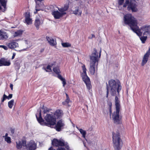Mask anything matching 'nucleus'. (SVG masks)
Here are the masks:
<instances>
[{
    "label": "nucleus",
    "mask_w": 150,
    "mask_h": 150,
    "mask_svg": "<svg viewBox=\"0 0 150 150\" xmlns=\"http://www.w3.org/2000/svg\"><path fill=\"white\" fill-rule=\"evenodd\" d=\"M58 78L62 81L63 86L64 87L66 83L65 79L63 78L59 74H58Z\"/></svg>",
    "instance_id": "nucleus-30"
},
{
    "label": "nucleus",
    "mask_w": 150,
    "mask_h": 150,
    "mask_svg": "<svg viewBox=\"0 0 150 150\" xmlns=\"http://www.w3.org/2000/svg\"><path fill=\"white\" fill-rule=\"evenodd\" d=\"M150 54V49L149 48L148 51L145 54L143 59L142 63V65L143 66L146 64L148 61V57Z\"/></svg>",
    "instance_id": "nucleus-15"
},
{
    "label": "nucleus",
    "mask_w": 150,
    "mask_h": 150,
    "mask_svg": "<svg viewBox=\"0 0 150 150\" xmlns=\"http://www.w3.org/2000/svg\"><path fill=\"white\" fill-rule=\"evenodd\" d=\"M36 116L39 122L42 125L51 126V125H54L56 124V118L53 114H47L44 116V119L47 122H45L42 117L41 111L39 113V117H38L36 115Z\"/></svg>",
    "instance_id": "nucleus-4"
},
{
    "label": "nucleus",
    "mask_w": 150,
    "mask_h": 150,
    "mask_svg": "<svg viewBox=\"0 0 150 150\" xmlns=\"http://www.w3.org/2000/svg\"><path fill=\"white\" fill-rule=\"evenodd\" d=\"M112 118L114 122L116 124H119L121 122V116L120 115V112L115 111L112 115Z\"/></svg>",
    "instance_id": "nucleus-9"
},
{
    "label": "nucleus",
    "mask_w": 150,
    "mask_h": 150,
    "mask_svg": "<svg viewBox=\"0 0 150 150\" xmlns=\"http://www.w3.org/2000/svg\"><path fill=\"white\" fill-rule=\"evenodd\" d=\"M23 31L20 30L15 32L13 36L14 37H16L20 36L22 34Z\"/></svg>",
    "instance_id": "nucleus-22"
},
{
    "label": "nucleus",
    "mask_w": 150,
    "mask_h": 150,
    "mask_svg": "<svg viewBox=\"0 0 150 150\" xmlns=\"http://www.w3.org/2000/svg\"><path fill=\"white\" fill-rule=\"evenodd\" d=\"M108 105L109 106V112L110 114L111 115L112 113V104L111 102H109L108 103Z\"/></svg>",
    "instance_id": "nucleus-40"
},
{
    "label": "nucleus",
    "mask_w": 150,
    "mask_h": 150,
    "mask_svg": "<svg viewBox=\"0 0 150 150\" xmlns=\"http://www.w3.org/2000/svg\"><path fill=\"white\" fill-rule=\"evenodd\" d=\"M8 35L7 33L2 30H0V40L7 39L8 38Z\"/></svg>",
    "instance_id": "nucleus-16"
},
{
    "label": "nucleus",
    "mask_w": 150,
    "mask_h": 150,
    "mask_svg": "<svg viewBox=\"0 0 150 150\" xmlns=\"http://www.w3.org/2000/svg\"><path fill=\"white\" fill-rule=\"evenodd\" d=\"M2 66V62H1V59L0 60V66Z\"/></svg>",
    "instance_id": "nucleus-50"
},
{
    "label": "nucleus",
    "mask_w": 150,
    "mask_h": 150,
    "mask_svg": "<svg viewBox=\"0 0 150 150\" xmlns=\"http://www.w3.org/2000/svg\"><path fill=\"white\" fill-rule=\"evenodd\" d=\"M44 69L47 72H51L52 70L51 67L50 65H48L46 68H44Z\"/></svg>",
    "instance_id": "nucleus-39"
},
{
    "label": "nucleus",
    "mask_w": 150,
    "mask_h": 150,
    "mask_svg": "<svg viewBox=\"0 0 150 150\" xmlns=\"http://www.w3.org/2000/svg\"><path fill=\"white\" fill-rule=\"evenodd\" d=\"M58 78L62 81L63 86L64 87L66 83L65 79L63 78L59 74H58Z\"/></svg>",
    "instance_id": "nucleus-29"
},
{
    "label": "nucleus",
    "mask_w": 150,
    "mask_h": 150,
    "mask_svg": "<svg viewBox=\"0 0 150 150\" xmlns=\"http://www.w3.org/2000/svg\"><path fill=\"white\" fill-rule=\"evenodd\" d=\"M101 50L99 51V53L96 49L93 50V52L90 56V64L89 71L91 74L93 75L97 70L98 61L100 57Z\"/></svg>",
    "instance_id": "nucleus-2"
},
{
    "label": "nucleus",
    "mask_w": 150,
    "mask_h": 150,
    "mask_svg": "<svg viewBox=\"0 0 150 150\" xmlns=\"http://www.w3.org/2000/svg\"><path fill=\"white\" fill-rule=\"evenodd\" d=\"M12 95H13L12 94H9L8 96H7L5 94H4L3 95L1 102H3L5 100V99L6 98L8 99H9L11 98L12 97Z\"/></svg>",
    "instance_id": "nucleus-24"
},
{
    "label": "nucleus",
    "mask_w": 150,
    "mask_h": 150,
    "mask_svg": "<svg viewBox=\"0 0 150 150\" xmlns=\"http://www.w3.org/2000/svg\"><path fill=\"white\" fill-rule=\"evenodd\" d=\"M52 144L56 146H65L66 148L68 150H71L69 149V146L66 144L63 140H59L57 139H54L52 141ZM49 150H53L52 147L49 149ZM57 150H66L64 148H58Z\"/></svg>",
    "instance_id": "nucleus-6"
},
{
    "label": "nucleus",
    "mask_w": 150,
    "mask_h": 150,
    "mask_svg": "<svg viewBox=\"0 0 150 150\" xmlns=\"http://www.w3.org/2000/svg\"><path fill=\"white\" fill-rule=\"evenodd\" d=\"M82 64V68L83 70V72L81 74L82 79L85 82L86 86L88 89L89 90L91 88V86L90 83V81L89 78L87 75L86 71V69L84 64Z\"/></svg>",
    "instance_id": "nucleus-7"
},
{
    "label": "nucleus",
    "mask_w": 150,
    "mask_h": 150,
    "mask_svg": "<svg viewBox=\"0 0 150 150\" xmlns=\"http://www.w3.org/2000/svg\"><path fill=\"white\" fill-rule=\"evenodd\" d=\"M16 147L18 149H20L22 147L21 142L20 141L17 142H16Z\"/></svg>",
    "instance_id": "nucleus-38"
},
{
    "label": "nucleus",
    "mask_w": 150,
    "mask_h": 150,
    "mask_svg": "<svg viewBox=\"0 0 150 150\" xmlns=\"http://www.w3.org/2000/svg\"><path fill=\"white\" fill-rule=\"evenodd\" d=\"M53 70L55 73L58 74L60 72L59 69L58 67H53Z\"/></svg>",
    "instance_id": "nucleus-35"
},
{
    "label": "nucleus",
    "mask_w": 150,
    "mask_h": 150,
    "mask_svg": "<svg viewBox=\"0 0 150 150\" xmlns=\"http://www.w3.org/2000/svg\"><path fill=\"white\" fill-rule=\"evenodd\" d=\"M124 0H119L118 1V4L120 5H122L124 2Z\"/></svg>",
    "instance_id": "nucleus-44"
},
{
    "label": "nucleus",
    "mask_w": 150,
    "mask_h": 150,
    "mask_svg": "<svg viewBox=\"0 0 150 150\" xmlns=\"http://www.w3.org/2000/svg\"><path fill=\"white\" fill-rule=\"evenodd\" d=\"M25 21L27 24L29 25L32 24V20L30 17V13L29 12H27L24 14Z\"/></svg>",
    "instance_id": "nucleus-12"
},
{
    "label": "nucleus",
    "mask_w": 150,
    "mask_h": 150,
    "mask_svg": "<svg viewBox=\"0 0 150 150\" xmlns=\"http://www.w3.org/2000/svg\"><path fill=\"white\" fill-rule=\"evenodd\" d=\"M39 10H37L36 9V11H35V12H34V13H35H35H37V11H39Z\"/></svg>",
    "instance_id": "nucleus-51"
},
{
    "label": "nucleus",
    "mask_w": 150,
    "mask_h": 150,
    "mask_svg": "<svg viewBox=\"0 0 150 150\" xmlns=\"http://www.w3.org/2000/svg\"><path fill=\"white\" fill-rule=\"evenodd\" d=\"M64 122L62 120L58 121L55 126L56 130L57 131H60L63 128L64 126Z\"/></svg>",
    "instance_id": "nucleus-11"
},
{
    "label": "nucleus",
    "mask_w": 150,
    "mask_h": 150,
    "mask_svg": "<svg viewBox=\"0 0 150 150\" xmlns=\"http://www.w3.org/2000/svg\"><path fill=\"white\" fill-rule=\"evenodd\" d=\"M0 150H1V149H0Z\"/></svg>",
    "instance_id": "nucleus-52"
},
{
    "label": "nucleus",
    "mask_w": 150,
    "mask_h": 150,
    "mask_svg": "<svg viewBox=\"0 0 150 150\" xmlns=\"http://www.w3.org/2000/svg\"><path fill=\"white\" fill-rule=\"evenodd\" d=\"M123 21L124 23L128 25L132 30L137 35L140 36L143 35H149L150 28L149 26H143L139 29L137 26V20L131 14H127L124 16Z\"/></svg>",
    "instance_id": "nucleus-1"
},
{
    "label": "nucleus",
    "mask_w": 150,
    "mask_h": 150,
    "mask_svg": "<svg viewBox=\"0 0 150 150\" xmlns=\"http://www.w3.org/2000/svg\"><path fill=\"white\" fill-rule=\"evenodd\" d=\"M8 133H6V134H5V136H4V137L5 138V137H8Z\"/></svg>",
    "instance_id": "nucleus-49"
},
{
    "label": "nucleus",
    "mask_w": 150,
    "mask_h": 150,
    "mask_svg": "<svg viewBox=\"0 0 150 150\" xmlns=\"http://www.w3.org/2000/svg\"><path fill=\"white\" fill-rule=\"evenodd\" d=\"M120 102L118 97L116 96L115 98V106L116 111L120 112L121 108Z\"/></svg>",
    "instance_id": "nucleus-14"
},
{
    "label": "nucleus",
    "mask_w": 150,
    "mask_h": 150,
    "mask_svg": "<svg viewBox=\"0 0 150 150\" xmlns=\"http://www.w3.org/2000/svg\"><path fill=\"white\" fill-rule=\"evenodd\" d=\"M52 14L55 18L58 19L62 17L63 16L62 13H60L58 11H54L52 12Z\"/></svg>",
    "instance_id": "nucleus-17"
},
{
    "label": "nucleus",
    "mask_w": 150,
    "mask_h": 150,
    "mask_svg": "<svg viewBox=\"0 0 150 150\" xmlns=\"http://www.w3.org/2000/svg\"><path fill=\"white\" fill-rule=\"evenodd\" d=\"M42 108V109L44 110L43 112L44 114L46 113L47 112H49L50 110L48 108L46 107L44 108V105H43Z\"/></svg>",
    "instance_id": "nucleus-36"
},
{
    "label": "nucleus",
    "mask_w": 150,
    "mask_h": 150,
    "mask_svg": "<svg viewBox=\"0 0 150 150\" xmlns=\"http://www.w3.org/2000/svg\"><path fill=\"white\" fill-rule=\"evenodd\" d=\"M62 45L64 47H67L71 46V44L68 42L62 43Z\"/></svg>",
    "instance_id": "nucleus-34"
},
{
    "label": "nucleus",
    "mask_w": 150,
    "mask_h": 150,
    "mask_svg": "<svg viewBox=\"0 0 150 150\" xmlns=\"http://www.w3.org/2000/svg\"><path fill=\"white\" fill-rule=\"evenodd\" d=\"M136 3V2L134 0H131L130 3H129V0H127L123 6L126 7L128 5L127 9L129 10H131L133 12H136L138 10L137 7Z\"/></svg>",
    "instance_id": "nucleus-8"
},
{
    "label": "nucleus",
    "mask_w": 150,
    "mask_h": 150,
    "mask_svg": "<svg viewBox=\"0 0 150 150\" xmlns=\"http://www.w3.org/2000/svg\"><path fill=\"white\" fill-rule=\"evenodd\" d=\"M2 66H9L11 64L9 61H7L4 58L1 59Z\"/></svg>",
    "instance_id": "nucleus-19"
},
{
    "label": "nucleus",
    "mask_w": 150,
    "mask_h": 150,
    "mask_svg": "<svg viewBox=\"0 0 150 150\" xmlns=\"http://www.w3.org/2000/svg\"><path fill=\"white\" fill-rule=\"evenodd\" d=\"M0 47L4 49L5 50H7L8 49L7 47L5 45H0Z\"/></svg>",
    "instance_id": "nucleus-42"
},
{
    "label": "nucleus",
    "mask_w": 150,
    "mask_h": 150,
    "mask_svg": "<svg viewBox=\"0 0 150 150\" xmlns=\"http://www.w3.org/2000/svg\"><path fill=\"white\" fill-rule=\"evenodd\" d=\"M6 2L7 1L6 0H0V2L1 5L4 7V8H6Z\"/></svg>",
    "instance_id": "nucleus-33"
},
{
    "label": "nucleus",
    "mask_w": 150,
    "mask_h": 150,
    "mask_svg": "<svg viewBox=\"0 0 150 150\" xmlns=\"http://www.w3.org/2000/svg\"><path fill=\"white\" fill-rule=\"evenodd\" d=\"M46 38L47 41L50 45L54 46L56 45V40L52 38L47 37Z\"/></svg>",
    "instance_id": "nucleus-18"
},
{
    "label": "nucleus",
    "mask_w": 150,
    "mask_h": 150,
    "mask_svg": "<svg viewBox=\"0 0 150 150\" xmlns=\"http://www.w3.org/2000/svg\"><path fill=\"white\" fill-rule=\"evenodd\" d=\"M54 115L56 117L59 118L62 115V111L60 110H57L54 112Z\"/></svg>",
    "instance_id": "nucleus-21"
},
{
    "label": "nucleus",
    "mask_w": 150,
    "mask_h": 150,
    "mask_svg": "<svg viewBox=\"0 0 150 150\" xmlns=\"http://www.w3.org/2000/svg\"><path fill=\"white\" fill-rule=\"evenodd\" d=\"M13 85L11 83H10V87L11 88V89L12 90L13 89Z\"/></svg>",
    "instance_id": "nucleus-47"
},
{
    "label": "nucleus",
    "mask_w": 150,
    "mask_h": 150,
    "mask_svg": "<svg viewBox=\"0 0 150 150\" xmlns=\"http://www.w3.org/2000/svg\"><path fill=\"white\" fill-rule=\"evenodd\" d=\"M58 78L62 81L63 86L64 87L66 83L65 79L63 78L59 74H58Z\"/></svg>",
    "instance_id": "nucleus-28"
},
{
    "label": "nucleus",
    "mask_w": 150,
    "mask_h": 150,
    "mask_svg": "<svg viewBox=\"0 0 150 150\" xmlns=\"http://www.w3.org/2000/svg\"><path fill=\"white\" fill-rule=\"evenodd\" d=\"M36 146L35 142L31 140L26 146L27 150H35L36 148Z\"/></svg>",
    "instance_id": "nucleus-10"
},
{
    "label": "nucleus",
    "mask_w": 150,
    "mask_h": 150,
    "mask_svg": "<svg viewBox=\"0 0 150 150\" xmlns=\"http://www.w3.org/2000/svg\"><path fill=\"white\" fill-rule=\"evenodd\" d=\"M112 139L115 150H119L121 148V140L120 138L119 133L118 132H113Z\"/></svg>",
    "instance_id": "nucleus-5"
},
{
    "label": "nucleus",
    "mask_w": 150,
    "mask_h": 150,
    "mask_svg": "<svg viewBox=\"0 0 150 150\" xmlns=\"http://www.w3.org/2000/svg\"><path fill=\"white\" fill-rule=\"evenodd\" d=\"M40 20L38 18H36L35 21V25L38 29V27L40 25Z\"/></svg>",
    "instance_id": "nucleus-27"
},
{
    "label": "nucleus",
    "mask_w": 150,
    "mask_h": 150,
    "mask_svg": "<svg viewBox=\"0 0 150 150\" xmlns=\"http://www.w3.org/2000/svg\"><path fill=\"white\" fill-rule=\"evenodd\" d=\"M16 54L15 53H13V55L11 58L12 59H14L16 55Z\"/></svg>",
    "instance_id": "nucleus-46"
},
{
    "label": "nucleus",
    "mask_w": 150,
    "mask_h": 150,
    "mask_svg": "<svg viewBox=\"0 0 150 150\" xmlns=\"http://www.w3.org/2000/svg\"><path fill=\"white\" fill-rule=\"evenodd\" d=\"M21 145H22V146H26L27 145H26V142L25 141H24V140H22L21 142Z\"/></svg>",
    "instance_id": "nucleus-41"
},
{
    "label": "nucleus",
    "mask_w": 150,
    "mask_h": 150,
    "mask_svg": "<svg viewBox=\"0 0 150 150\" xmlns=\"http://www.w3.org/2000/svg\"><path fill=\"white\" fill-rule=\"evenodd\" d=\"M67 8H61L59 9L58 8V10L59 11V12L60 13H62V15L63 16L66 14L65 11L67 10Z\"/></svg>",
    "instance_id": "nucleus-26"
},
{
    "label": "nucleus",
    "mask_w": 150,
    "mask_h": 150,
    "mask_svg": "<svg viewBox=\"0 0 150 150\" xmlns=\"http://www.w3.org/2000/svg\"><path fill=\"white\" fill-rule=\"evenodd\" d=\"M76 127L79 130L81 134H82L83 137L84 138H85L86 135V131L83 130L81 129H79L77 127Z\"/></svg>",
    "instance_id": "nucleus-23"
},
{
    "label": "nucleus",
    "mask_w": 150,
    "mask_h": 150,
    "mask_svg": "<svg viewBox=\"0 0 150 150\" xmlns=\"http://www.w3.org/2000/svg\"><path fill=\"white\" fill-rule=\"evenodd\" d=\"M55 62H53V63H52L49 64L48 65H50V67H51V68H52V67H54L55 66Z\"/></svg>",
    "instance_id": "nucleus-43"
},
{
    "label": "nucleus",
    "mask_w": 150,
    "mask_h": 150,
    "mask_svg": "<svg viewBox=\"0 0 150 150\" xmlns=\"http://www.w3.org/2000/svg\"><path fill=\"white\" fill-rule=\"evenodd\" d=\"M148 35H143L142 36L140 37V38L143 43H145V41L147 38V36Z\"/></svg>",
    "instance_id": "nucleus-31"
},
{
    "label": "nucleus",
    "mask_w": 150,
    "mask_h": 150,
    "mask_svg": "<svg viewBox=\"0 0 150 150\" xmlns=\"http://www.w3.org/2000/svg\"><path fill=\"white\" fill-rule=\"evenodd\" d=\"M121 88V86L120 82L117 83L115 80L113 79L110 80L108 84H107V97H108L109 90L112 96H118Z\"/></svg>",
    "instance_id": "nucleus-3"
},
{
    "label": "nucleus",
    "mask_w": 150,
    "mask_h": 150,
    "mask_svg": "<svg viewBox=\"0 0 150 150\" xmlns=\"http://www.w3.org/2000/svg\"><path fill=\"white\" fill-rule=\"evenodd\" d=\"M14 100L13 99L11 100L8 102V106L10 108H11L13 105Z\"/></svg>",
    "instance_id": "nucleus-32"
},
{
    "label": "nucleus",
    "mask_w": 150,
    "mask_h": 150,
    "mask_svg": "<svg viewBox=\"0 0 150 150\" xmlns=\"http://www.w3.org/2000/svg\"><path fill=\"white\" fill-rule=\"evenodd\" d=\"M92 37L91 38H91V39H92V38H94L95 37V36L93 34H92Z\"/></svg>",
    "instance_id": "nucleus-48"
},
{
    "label": "nucleus",
    "mask_w": 150,
    "mask_h": 150,
    "mask_svg": "<svg viewBox=\"0 0 150 150\" xmlns=\"http://www.w3.org/2000/svg\"><path fill=\"white\" fill-rule=\"evenodd\" d=\"M10 131L11 132L12 134H13L14 132V129L13 128H11L10 129Z\"/></svg>",
    "instance_id": "nucleus-45"
},
{
    "label": "nucleus",
    "mask_w": 150,
    "mask_h": 150,
    "mask_svg": "<svg viewBox=\"0 0 150 150\" xmlns=\"http://www.w3.org/2000/svg\"><path fill=\"white\" fill-rule=\"evenodd\" d=\"M6 45L9 48L11 49H14L18 47V43L13 41L7 43Z\"/></svg>",
    "instance_id": "nucleus-13"
},
{
    "label": "nucleus",
    "mask_w": 150,
    "mask_h": 150,
    "mask_svg": "<svg viewBox=\"0 0 150 150\" xmlns=\"http://www.w3.org/2000/svg\"><path fill=\"white\" fill-rule=\"evenodd\" d=\"M66 99L65 101L62 102L63 104L64 105L67 104L71 102V100L69 99L68 95L67 93H66Z\"/></svg>",
    "instance_id": "nucleus-25"
},
{
    "label": "nucleus",
    "mask_w": 150,
    "mask_h": 150,
    "mask_svg": "<svg viewBox=\"0 0 150 150\" xmlns=\"http://www.w3.org/2000/svg\"><path fill=\"white\" fill-rule=\"evenodd\" d=\"M4 139L5 141L8 144H10L11 142V138L9 137H5Z\"/></svg>",
    "instance_id": "nucleus-37"
},
{
    "label": "nucleus",
    "mask_w": 150,
    "mask_h": 150,
    "mask_svg": "<svg viewBox=\"0 0 150 150\" xmlns=\"http://www.w3.org/2000/svg\"><path fill=\"white\" fill-rule=\"evenodd\" d=\"M73 13L75 15L81 16L82 13V11L79 9V7H76L75 10L73 11Z\"/></svg>",
    "instance_id": "nucleus-20"
}]
</instances>
